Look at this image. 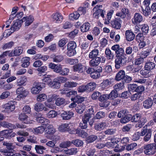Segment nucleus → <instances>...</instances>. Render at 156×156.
<instances>
[{
	"mask_svg": "<svg viewBox=\"0 0 156 156\" xmlns=\"http://www.w3.org/2000/svg\"><path fill=\"white\" fill-rule=\"evenodd\" d=\"M102 68L100 66L95 67V68H89L86 70L87 73L90 74V76L93 79H97L101 76V73L102 72Z\"/></svg>",
	"mask_w": 156,
	"mask_h": 156,
	"instance_id": "f257e3e1",
	"label": "nucleus"
},
{
	"mask_svg": "<svg viewBox=\"0 0 156 156\" xmlns=\"http://www.w3.org/2000/svg\"><path fill=\"white\" fill-rule=\"evenodd\" d=\"M14 23L10 28V29H9L6 31L5 32L3 33V35L5 34V33H7V35L9 36L15 31L18 30L21 27L22 23H23L22 20H16L14 21Z\"/></svg>",
	"mask_w": 156,
	"mask_h": 156,
	"instance_id": "f03ea898",
	"label": "nucleus"
},
{
	"mask_svg": "<svg viewBox=\"0 0 156 156\" xmlns=\"http://www.w3.org/2000/svg\"><path fill=\"white\" fill-rule=\"evenodd\" d=\"M144 148L145 149L144 153L146 155H153L156 152V144L152 143L144 145Z\"/></svg>",
	"mask_w": 156,
	"mask_h": 156,
	"instance_id": "7ed1b4c3",
	"label": "nucleus"
},
{
	"mask_svg": "<svg viewBox=\"0 0 156 156\" xmlns=\"http://www.w3.org/2000/svg\"><path fill=\"white\" fill-rule=\"evenodd\" d=\"M116 57L115 61V67L116 69H119L121 67L124 66L126 64L127 61L126 56Z\"/></svg>",
	"mask_w": 156,
	"mask_h": 156,
	"instance_id": "20e7f679",
	"label": "nucleus"
},
{
	"mask_svg": "<svg viewBox=\"0 0 156 156\" xmlns=\"http://www.w3.org/2000/svg\"><path fill=\"white\" fill-rule=\"evenodd\" d=\"M102 7V5H97L94 8L93 10L95 12L93 13V16L95 18H98L99 16H101L103 18L105 17L104 13H105V12L101 9Z\"/></svg>",
	"mask_w": 156,
	"mask_h": 156,
	"instance_id": "39448f33",
	"label": "nucleus"
},
{
	"mask_svg": "<svg viewBox=\"0 0 156 156\" xmlns=\"http://www.w3.org/2000/svg\"><path fill=\"white\" fill-rule=\"evenodd\" d=\"M16 135L15 133H13L12 129H5L0 132V136L3 140L4 138L10 139L14 137Z\"/></svg>",
	"mask_w": 156,
	"mask_h": 156,
	"instance_id": "423d86ee",
	"label": "nucleus"
},
{
	"mask_svg": "<svg viewBox=\"0 0 156 156\" xmlns=\"http://www.w3.org/2000/svg\"><path fill=\"white\" fill-rule=\"evenodd\" d=\"M45 87V83L35 82L34 87H33L31 89V93L34 94H38L41 90L42 89L44 88Z\"/></svg>",
	"mask_w": 156,
	"mask_h": 156,
	"instance_id": "0eeeda50",
	"label": "nucleus"
},
{
	"mask_svg": "<svg viewBox=\"0 0 156 156\" xmlns=\"http://www.w3.org/2000/svg\"><path fill=\"white\" fill-rule=\"evenodd\" d=\"M119 17L115 18L111 21L112 27L115 30H119L121 27L122 20Z\"/></svg>",
	"mask_w": 156,
	"mask_h": 156,
	"instance_id": "6e6552de",
	"label": "nucleus"
},
{
	"mask_svg": "<svg viewBox=\"0 0 156 156\" xmlns=\"http://www.w3.org/2000/svg\"><path fill=\"white\" fill-rule=\"evenodd\" d=\"M88 68L81 63H78L74 65L73 66V71L74 72L82 73L86 71Z\"/></svg>",
	"mask_w": 156,
	"mask_h": 156,
	"instance_id": "1a4fd4ad",
	"label": "nucleus"
},
{
	"mask_svg": "<svg viewBox=\"0 0 156 156\" xmlns=\"http://www.w3.org/2000/svg\"><path fill=\"white\" fill-rule=\"evenodd\" d=\"M23 51V48L21 46L16 47L13 51H9V56H17L22 54Z\"/></svg>",
	"mask_w": 156,
	"mask_h": 156,
	"instance_id": "9d476101",
	"label": "nucleus"
},
{
	"mask_svg": "<svg viewBox=\"0 0 156 156\" xmlns=\"http://www.w3.org/2000/svg\"><path fill=\"white\" fill-rule=\"evenodd\" d=\"M143 18L142 15L139 13H135L132 19L133 23L135 25H137L143 21Z\"/></svg>",
	"mask_w": 156,
	"mask_h": 156,
	"instance_id": "9b49d317",
	"label": "nucleus"
},
{
	"mask_svg": "<svg viewBox=\"0 0 156 156\" xmlns=\"http://www.w3.org/2000/svg\"><path fill=\"white\" fill-rule=\"evenodd\" d=\"M129 15V10L125 7L123 8L121 10V12L116 13V16L120 17L122 19H124L126 16Z\"/></svg>",
	"mask_w": 156,
	"mask_h": 156,
	"instance_id": "f8f14e48",
	"label": "nucleus"
},
{
	"mask_svg": "<svg viewBox=\"0 0 156 156\" xmlns=\"http://www.w3.org/2000/svg\"><path fill=\"white\" fill-rule=\"evenodd\" d=\"M28 92L23 87L18 88L16 91V93L18 94V98H23L26 97L28 94Z\"/></svg>",
	"mask_w": 156,
	"mask_h": 156,
	"instance_id": "ddd939ff",
	"label": "nucleus"
},
{
	"mask_svg": "<svg viewBox=\"0 0 156 156\" xmlns=\"http://www.w3.org/2000/svg\"><path fill=\"white\" fill-rule=\"evenodd\" d=\"M53 21L56 23H60L62 21L63 17L61 14L59 12L53 13L51 16Z\"/></svg>",
	"mask_w": 156,
	"mask_h": 156,
	"instance_id": "4468645a",
	"label": "nucleus"
},
{
	"mask_svg": "<svg viewBox=\"0 0 156 156\" xmlns=\"http://www.w3.org/2000/svg\"><path fill=\"white\" fill-rule=\"evenodd\" d=\"M61 66H62L60 64H55L52 62H51L48 65V67L51 69L53 70L55 72L58 73L61 69Z\"/></svg>",
	"mask_w": 156,
	"mask_h": 156,
	"instance_id": "2eb2a0df",
	"label": "nucleus"
},
{
	"mask_svg": "<svg viewBox=\"0 0 156 156\" xmlns=\"http://www.w3.org/2000/svg\"><path fill=\"white\" fill-rule=\"evenodd\" d=\"M14 103V101H10L4 105V108L8 113H9L13 111L15 109V106Z\"/></svg>",
	"mask_w": 156,
	"mask_h": 156,
	"instance_id": "dca6fc26",
	"label": "nucleus"
},
{
	"mask_svg": "<svg viewBox=\"0 0 156 156\" xmlns=\"http://www.w3.org/2000/svg\"><path fill=\"white\" fill-rule=\"evenodd\" d=\"M146 134L144 138V140L145 141H148L151 138V130L150 129H143L141 131V136H143Z\"/></svg>",
	"mask_w": 156,
	"mask_h": 156,
	"instance_id": "f3484780",
	"label": "nucleus"
},
{
	"mask_svg": "<svg viewBox=\"0 0 156 156\" xmlns=\"http://www.w3.org/2000/svg\"><path fill=\"white\" fill-rule=\"evenodd\" d=\"M125 36L126 39L127 41H133L135 37V34L131 30H127L126 31Z\"/></svg>",
	"mask_w": 156,
	"mask_h": 156,
	"instance_id": "a211bd4d",
	"label": "nucleus"
},
{
	"mask_svg": "<svg viewBox=\"0 0 156 156\" xmlns=\"http://www.w3.org/2000/svg\"><path fill=\"white\" fill-rule=\"evenodd\" d=\"M74 113L72 110L69 111L67 112L64 111L61 114V117L64 120H68L70 119L73 116Z\"/></svg>",
	"mask_w": 156,
	"mask_h": 156,
	"instance_id": "6ab92c4d",
	"label": "nucleus"
},
{
	"mask_svg": "<svg viewBox=\"0 0 156 156\" xmlns=\"http://www.w3.org/2000/svg\"><path fill=\"white\" fill-rule=\"evenodd\" d=\"M19 119L20 120L23 122L24 123L29 124L32 123V120H30L29 118L26 114L22 113L19 115Z\"/></svg>",
	"mask_w": 156,
	"mask_h": 156,
	"instance_id": "aec40b11",
	"label": "nucleus"
},
{
	"mask_svg": "<svg viewBox=\"0 0 156 156\" xmlns=\"http://www.w3.org/2000/svg\"><path fill=\"white\" fill-rule=\"evenodd\" d=\"M153 100L151 98H148L143 101L144 107L147 109L151 108L153 104Z\"/></svg>",
	"mask_w": 156,
	"mask_h": 156,
	"instance_id": "412c9836",
	"label": "nucleus"
},
{
	"mask_svg": "<svg viewBox=\"0 0 156 156\" xmlns=\"http://www.w3.org/2000/svg\"><path fill=\"white\" fill-rule=\"evenodd\" d=\"M21 20L23 23L25 22V26H28L33 22L34 18L33 16L30 15L29 16L24 17Z\"/></svg>",
	"mask_w": 156,
	"mask_h": 156,
	"instance_id": "4be33fe9",
	"label": "nucleus"
},
{
	"mask_svg": "<svg viewBox=\"0 0 156 156\" xmlns=\"http://www.w3.org/2000/svg\"><path fill=\"white\" fill-rule=\"evenodd\" d=\"M109 99L108 96V94H101L100 97L99 98V101L101 102H103L102 104H101L100 106L104 107L107 105H106L105 102L106 101Z\"/></svg>",
	"mask_w": 156,
	"mask_h": 156,
	"instance_id": "5701e85b",
	"label": "nucleus"
},
{
	"mask_svg": "<svg viewBox=\"0 0 156 156\" xmlns=\"http://www.w3.org/2000/svg\"><path fill=\"white\" fill-rule=\"evenodd\" d=\"M85 98L77 94L75 95L73 98H71L72 101H75L78 105L82 104V102L84 101Z\"/></svg>",
	"mask_w": 156,
	"mask_h": 156,
	"instance_id": "b1692460",
	"label": "nucleus"
},
{
	"mask_svg": "<svg viewBox=\"0 0 156 156\" xmlns=\"http://www.w3.org/2000/svg\"><path fill=\"white\" fill-rule=\"evenodd\" d=\"M68 90V89L67 88H64L62 90V93L66 94L67 97L71 98L74 97L76 95L77 92L76 91L72 90L66 92V91Z\"/></svg>",
	"mask_w": 156,
	"mask_h": 156,
	"instance_id": "393cba45",
	"label": "nucleus"
},
{
	"mask_svg": "<svg viewBox=\"0 0 156 156\" xmlns=\"http://www.w3.org/2000/svg\"><path fill=\"white\" fill-rule=\"evenodd\" d=\"M106 126V123L105 122H102L95 124L94 129L97 131H101L103 130Z\"/></svg>",
	"mask_w": 156,
	"mask_h": 156,
	"instance_id": "a878e982",
	"label": "nucleus"
},
{
	"mask_svg": "<svg viewBox=\"0 0 156 156\" xmlns=\"http://www.w3.org/2000/svg\"><path fill=\"white\" fill-rule=\"evenodd\" d=\"M156 64L154 62L150 61L147 62L144 65V68H146L151 72L155 68Z\"/></svg>",
	"mask_w": 156,
	"mask_h": 156,
	"instance_id": "bb28decb",
	"label": "nucleus"
},
{
	"mask_svg": "<svg viewBox=\"0 0 156 156\" xmlns=\"http://www.w3.org/2000/svg\"><path fill=\"white\" fill-rule=\"evenodd\" d=\"M140 28L142 33L144 35H147L149 30V26L147 24H144L142 25H139Z\"/></svg>",
	"mask_w": 156,
	"mask_h": 156,
	"instance_id": "cd10ccee",
	"label": "nucleus"
},
{
	"mask_svg": "<svg viewBox=\"0 0 156 156\" xmlns=\"http://www.w3.org/2000/svg\"><path fill=\"white\" fill-rule=\"evenodd\" d=\"M91 59V60L90 61V64L91 66H98V65L101 62V58L99 57H97Z\"/></svg>",
	"mask_w": 156,
	"mask_h": 156,
	"instance_id": "c85d7f7f",
	"label": "nucleus"
},
{
	"mask_svg": "<svg viewBox=\"0 0 156 156\" xmlns=\"http://www.w3.org/2000/svg\"><path fill=\"white\" fill-rule=\"evenodd\" d=\"M36 119L37 122L45 126H47L50 122L48 119L42 117H38L36 118Z\"/></svg>",
	"mask_w": 156,
	"mask_h": 156,
	"instance_id": "c756f323",
	"label": "nucleus"
},
{
	"mask_svg": "<svg viewBox=\"0 0 156 156\" xmlns=\"http://www.w3.org/2000/svg\"><path fill=\"white\" fill-rule=\"evenodd\" d=\"M30 58L28 57L23 58L21 59V66L24 68L27 67L30 64Z\"/></svg>",
	"mask_w": 156,
	"mask_h": 156,
	"instance_id": "7c9ffc66",
	"label": "nucleus"
},
{
	"mask_svg": "<svg viewBox=\"0 0 156 156\" xmlns=\"http://www.w3.org/2000/svg\"><path fill=\"white\" fill-rule=\"evenodd\" d=\"M125 72L124 70H121L119 71L116 74L115 79L117 81L122 80L123 77H125Z\"/></svg>",
	"mask_w": 156,
	"mask_h": 156,
	"instance_id": "2f4dec72",
	"label": "nucleus"
},
{
	"mask_svg": "<svg viewBox=\"0 0 156 156\" xmlns=\"http://www.w3.org/2000/svg\"><path fill=\"white\" fill-rule=\"evenodd\" d=\"M59 131L61 132H68L69 130V124L67 123L62 124L58 128Z\"/></svg>",
	"mask_w": 156,
	"mask_h": 156,
	"instance_id": "473e14b6",
	"label": "nucleus"
},
{
	"mask_svg": "<svg viewBox=\"0 0 156 156\" xmlns=\"http://www.w3.org/2000/svg\"><path fill=\"white\" fill-rule=\"evenodd\" d=\"M87 92H89L93 91L96 88V84L94 82H90L86 85Z\"/></svg>",
	"mask_w": 156,
	"mask_h": 156,
	"instance_id": "72a5a7b5",
	"label": "nucleus"
},
{
	"mask_svg": "<svg viewBox=\"0 0 156 156\" xmlns=\"http://www.w3.org/2000/svg\"><path fill=\"white\" fill-rule=\"evenodd\" d=\"M9 51H7L3 52L0 55V64H4L5 63L6 59L5 58L7 55L9 56Z\"/></svg>",
	"mask_w": 156,
	"mask_h": 156,
	"instance_id": "f704fd0d",
	"label": "nucleus"
},
{
	"mask_svg": "<svg viewBox=\"0 0 156 156\" xmlns=\"http://www.w3.org/2000/svg\"><path fill=\"white\" fill-rule=\"evenodd\" d=\"M90 26L91 25L89 23L85 22L80 26L81 31L83 33L87 32L89 30Z\"/></svg>",
	"mask_w": 156,
	"mask_h": 156,
	"instance_id": "c9c22d12",
	"label": "nucleus"
},
{
	"mask_svg": "<svg viewBox=\"0 0 156 156\" xmlns=\"http://www.w3.org/2000/svg\"><path fill=\"white\" fill-rule=\"evenodd\" d=\"M49 86L53 88L58 89L60 86V83L58 81V79L55 78L52 81Z\"/></svg>",
	"mask_w": 156,
	"mask_h": 156,
	"instance_id": "e433bc0d",
	"label": "nucleus"
},
{
	"mask_svg": "<svg viewBox=\"0 0 156 156\" xmlns=\"http://www.w3.org/2000/svg\"><path fill=\"white\" fill-rule=\"evenodd\" d=\"M89 121L87 117H83L82 122H80L79 124V126L82 129H86L87 127V122Z\"/></svg>",
	"mask_w": 156,
	"mask_h": 156,
	"instance_id": "4c0bfd02",
	"label": "nucleus"
},
{
	"mask_svg": "<svg viewBox=\"0 0 156 156\" xmlns=\"http://www.w3.org/2000/svg\"><path fill=\"white\" fill-rule=\"evenodd\" d=\"M141 13L145 16L147 17L151 13V9L150 7H146L144 9L142 6L141 7Z\"/></svg>",
	"mask_w": 156,
	"mask_h": 156,
	"instance_id": "58836bf2",
	"label": "nucleus"
},
{
	"mask_svg": "<svg viewBox=\"0 0 156 156\" xmlns=\"http://www.w3.org/2000/svg\"><path fill=\"white\" fill-rule=\"evenodd\" d=\"M53 62L58 63L61 62L64 59L63 56L60 55H53L51 57Z\"/></svg>",
	"mask_w": 156,
	"mask_h": 156,
	"instance_id": "ea45409f",
	"label": "nucleus"
},
{
	"mask_svg": "<svg viewBox=\"0 0 156 156\" xmlns=\"http://www.w3.org/2000/svg\"><path fill=\"white\" fill-rule=\"evenodd\" d=\"M78 83L73 81H68L66 82L64 85L65 88H71L76 87Z\"/></svg>",
	"mask_w": 156,
	"mask_h": 156,
	"instance_id": "a19ab883",
	"label": "nucleus"
},
{
	"mask_svg": "<svg viewBox=\"0 0 156 156\" xmlns=\"http://www.w3.org/2000/svg\"><path fill=\"white\" fill-rule=\"evenodd\" d=\"M105 53L107 59L109 60L112 59L113 58L114 54L112 52L111 50L108 48L106 49Z\"/></svg>",
	"mask_w": 156,
	"mask_h": 156,
	"instance_id": "79ce46f5",
	"label": "nucleus"
},
{
	"mask_svg": "<svg viewBox=\"0 0 156 156\" xmlns=\"http://www.w3.org/2000/svg\"><path fill=\"white\" fill-rule=\"evenodd\" d=\"M132 115L128 114L120 119V122L122 123H126L132 120Z\"/></svg>",
	"mask_w": 156,
	"mask_h": 156,
	"instance_id": "37998d69",
	"label": "nucleus"
},
{
	"mask_svg": "<svg viewBox=\"0 0 156 156\" xmlns=\"http://www.w3.org/2000/svg\"><path fill=\"white\" fill-rule=\"evenodd\" d=\"M85 107V105L83 104L78 105L75 108V110L77 113L81 114L83 112Z\"/></svg>",
	"mask_w": 156,
	"mask_h": 156,
	"instance_id": "c03bdc74",
	"label": "nucleus"
},
{
	"mask_svg": "<svg viewBox=\"0 0 156 156\" xmlns=\"http://www.w3.org/2000/svg\"><path fill=\"white\" fill-rule=\"evenodd\" d=\"M145 37L144 35L140 32L138 33L136 35L135 39L137 43H138L145 41Z\"/></svg>",
	"mask_w": 156,
	"mask_h": 156,
	"instance_id": "a18cd8bd",
	"label": "nucleus"
},
{
	"mask_svg": "<svg viewBox=\"0 0 156 156\" xmlns=\"http://www.w3.org/2000/svg\"><path fill=\"white\" fill-rule=\"evenodd\" d=\"M99 50L94 49L90 52L89 55V57L90 58H94L98 57L99 54Z\"/></svg>",
	"mask_w": 156,
	"mask_h": 156,
	"instance_id": "49530a36",
	"label": "nucleus"
},
{
	"mask_svg": "<svg viewBox=\"0 0 156 156\" xmlns=\"http://www.w3.org/2000/svg\"><path fill=\"white\" fill-rule=\"evenodd\" d=\"M142 115L140 113H136L133 115H132L131 122H138L141 117Z\"/></svg>",
	"mask_w": 156,
	"mask_h": 156,
	"instance_id": "de8ad7c7",
	"label": "nucleus"
},
{
	"mask_svg": "<svg viewBox=\"0 0 156 156\" xmlns=\"http://www.w3.org/2000/svg\"><path fill=\"white\" fill-rule=\"evenodd\" d=\"M151 72L146 68H144L140 71V73L144 78H147L150 76L149 73Z\"/></svg>",
	"mask_w": 156,
	"mask_h": 156,
	"instance_id": "09e8293b",
	"label": "nucleus"
},
{
	"mask_svg": "<svg viewBox=\"0 0 156 156\" xmlns=\"http://www.w3.org/2000/svg\"><path fill=\"white\" fill-rule=\"evenodd\" d=\"M65 99L62 98H57L55 99V104L58 106H61L64 105L65 104Z\"/></svg>",
	"mask_w": 156,
	"mask_h": 156,
	"instance_id": "8fccbe9b",
	"label": "nucleus"
},
{
	"mask_svg": "<svg viewBox=\"0 0 156 156\" xmlns=\"http://www.w3.org/2000/svg\"><path fill=\"white\" fill-rule=\"evenodd\" d=\"M71 144H73L76 147H80L82 146L83 144V141L81 140L77 139L72 140L71 142Z\"/></svg>",
	"mask_w": 156,
	"mask_h": 156,
	"instance_id": "3c124183",
	"label": "nucleus"
},
{
	"mask_svg": "<svg viewBox=\"0 0 156 156\" xmlns=\"http://www.w3.org/2000/svg\"><path fill=\"white\" fill-rule=\"evenodd\" d=\"M94 115V110L92 107L89 108L87 111V114L84 115L83 117H87L88 120Z\"/></svg>",
	"mask_w": 156,
	"mask_h": 156,
	"instance_id": "603ef678",
	"label": "nucleus"
},
{
	"mask_svg": "<svg viewBox=\"0 0 156 156\" xmlns=\"http://www.w3.org/2000/svg\"><path fill=\"white\" fill-rule=\"evenodd\" d=\"M151 51V49L149 50L147 49V51H142L140 54V57L143 58V59L146 58L150 54Z\"/></svg>",
	"mask_w": 156,
	"mask_h": 156,
	"instance_id": "864d4df0",
	"label": "nucleus"
},
{
	"mask_svg": "<svg viewBox=\"0 0 156 156\" xmlns=\"http://www.w3.org/2000/svg\"><path fill=\"white\" fill-rule=\"evenodd\" d=\"M97 138V136L94 135H91L87 136L86 138V142L87 144L91 143L95 141Z\"/></svg>",
	"mask_w": 156,
	"mask_h": 156,
	"instance_id": "5fc2aeb1",
	"label": "nucleus"
},
{
	"mask_svg": "<svg viewBox=\"0 0 156 156\" xmlns=\"http://www.w3.org/2000/svg\"><path fill=\"white\" fill-rule=\"evenodd\" d=\"M80 16V14L78 12L76 11L73 13L70 14L69 16V18L71 20H77L78 19Z\"/></svg>",
	"mask_w": 156,
	"mask_h": 156,
	"instance_id": "6e6d98bb",
	"label": "nucleus"
},
{
	"mask_svg": "<svg viewBox=\"0 0 156 156\" xmlns=\"http://www.w3.org/2000/svg\"><path fill=\"white\" fill-rule=\"evenodd\" d=\"M51 77V75H47L45 76L42 79V81L44 82L43 83H45V85L46 84L49 86L52 81Z\"/></svg>",
	"mask_w": 156,
	"mask_h": 156,
	"instance_id": "4d7b16f0",
	"label": "nucleus"
},
{
	"mask_svg": "<svg viewBox=\"0 0 156 156\" xmlns=\"http://www.w3.org/2000/svg\"><path fill=\"white\" fill-rule=\"evenodd\" d=\"M44 105L39 102L37 103L34 105V109L37 112H40L43 110Z\"/></svg>",
	"mask_w": 156,
	"mask_h": 156,
	"instance_id": "13d9d810",
	"label": "nucleus"
},
{
	"mask_svg": "<svg viewBox=\"0 0 156 156\" xmlns=\"http://www.w3.org/2000/svg\"><path fill=\"white\" fill-rule=\"evenodd\" d=\"M2 126L5 127L9 129H12L15 128L16 127L14 125L9 123L8 122H4L2 123Z\"/></svg>",
	"mask_w": 156,
	"mask_h": 156,
	"instance_id": "bf43d9fd",
	"label": "nucleus"
},
{
	"mask_svg": "<svg viewBox=\"0 0 156 156\" xmlns=\"http://www.w3.org/2000/svg\"><path fill=\"white\" fill-rule=\"evenodd\" d=\"M113 10H110L107 14L106 18H105V24H108L110 23V21L112 17V15L113 13Z\"/></svg>",
	"mask_w": 156,
	"mask_h": 156,
	"instance_id": "052dcab7",
	"label": "nucleus"
},
{
	"mask_svg": "<svg viewBox=\"0 0 156 156\" xmlns=\"http://www.w3.org/2000/svg\"><path fill=\"white\" fill-rule=\"evenodd\" d=\"M114 90L117 92L120 90H122L124 87V84L123 82L118 83L114 86Z\"/></svg>",
	"mask_w": 156,
	"mask_h": 156,
	"instance_id": "680f3d73",
	"label": "nucleus"
},
{
	"mask_svg": "<svg viewBox=\"0 0 156 156\" xmlns=\"http://www.w3.org/2000/svg\"><path fill=\"white\" fill-rule=\"evenodd\" d=\"M3 145L6 146V149L9 151L13 152L12 144V143H9L7 141H4L3 143Z\"/></svg>",
	"mask_w": 156,
	"mask_h": 156,
	"instance_id": "e2e57ef3",
	"label": "nucleus"
},
{
	"mask_svg": "<svg viewBox=\"0 0 156 156\" xmlns=\"http://www.w3.org/2000/svg\"><path fill=\"white\" fill-rule=\"evenodd\" d=\"M118 96V92L115 90L112 91L110 93L108 94V96L109 99L113 100L117 98Z\"/></svg>",
	"mask_w": 156,
	"mask_h": 156,
	"instance_id": "0e129e2a",
	"label": "nucleus"
},
{
	"mask_svg": "<svg viewBox=\"0 0 156 156\" xmlns=\"http://www.w3.org/2000/svg\"><path fill=\"white\" fill-rule=\"evenodd\" d=\"M142 98L141 94L137 93L133 94L130 97L132 101H135L137 100H141Z\"/></svg>",
	"mask_w": 156,
	"mask_h": 156,
	"instance_id": "69168bd1",
	"label": "nucleus"
},
{
	"mask_svg": "<svg viewBox=\"0 0 156 156\" xmlns=\"http://www.w3.org/2000/svg\"><path fill=\"white\" fill-rule=\"evenodd\" d=\"M66 62L70 65H74L78 62V60L77 59H72L68 58L66 59Z\"/></svg>",
	"mask_w": 156,
	"mask_h": 156,
	"instance_id": "338daca9",
	"label": "nucleus"
},
{
	"mask_svg": "<svg viewBox=\"0 0 156 156\" xmlns=\"http://www.w3.org/2000/svg\"><path fill=\"white\" fill-rule=\"evenodd\" d=\"M105 115V112L102 111H99L98 112L94 117L95 119H100L104 118Z\"/></svg>",
	"mask_w": 156,
	"mask_h": 156,
	"instance_id": "774afa93",
	"label": "nucleus"
}]
</instances>
